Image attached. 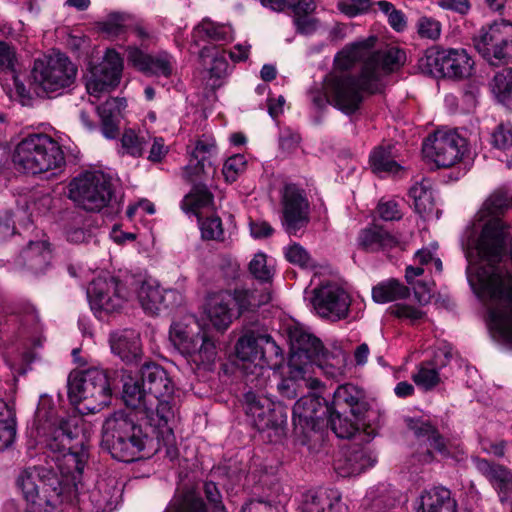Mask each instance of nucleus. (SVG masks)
I'll list each match as a JSON object with an SVG mask.
<instances>
[{
  "instance_id": "f257e3e1",
  "label": "nucleus",
  "mask_w": 512,
  "mask_h": 512,
  "mask_svg": "<svg viewBox=\"0 0 512 512\" xmlns=\"http://www.w3.org/2000/svg\"><path fill=\"white\" fill-rule=\"evenodd\" d=\"M509 198L497 192L487 198L474 218L472 233L480 234L468 253L470 286L486 308L491 338L512 352V246L505 252L509 224L501 216L509 209Z\"/></svg>"
},
{
  "instance_id": "f03ea898",
  "label": "nucleus",
  "mask_w": 512,
  "mask_h": 512,
  "mask_svg": "<svg viewBox=\"0 0 512 512\" xmlns=\"http://www.w3.org/2000/svg\"><path fill=\"white\" fill-rule=\"evenodd\" d=\"M472 42L490 66H503L488 85L495 101L512 109V66H508L512 62V21L501 19L481 26Z\"/></svg>"
},
{
  "instance_id": "7ed1b4c3",
  "label": "nucleus",
  "mask_w": 512,
  "mask_h": 512,
  "mask_svg": "<svg viewBox=\"0 0 512 512\" xmlns=\"http://www.w3.org/2000/svg\"><path fill=\"white\" fill-rule=\"evenodd\" d=\"M45 444L54 454L52 459L61 474V484L64 482L77 489L89 458L88 436L83 420L73 416L53 422Z\"/></svg>"
},
{
  "instance_id": "20e7f679",
  "label": "nucleus",
  "mask_w": 512,
  "mask_h": 512,
  "mask_svg": "<svg viewBox=\"0 0 512 512\" xmlns=\"http://www.w3.org/2000/svg\"><path fill=\"white\" fill-rule=\"evenodd\" d=\"M138 423L133 413L117 411L102 426V447L122 462L150 457L159 449L155 442V426Z\"/></svg>"
},
{
  "instance_id": "39448f33",
  "label": "nucleus",
  "mask_w": 512,
  "mask_h": 512,
  "mask_svg": "<svg viewBox=\"0 0 512 512\" xmlns=\"http://www.w3.org/2000/svg\"><path fill=\"white\" fill-rule=\"evenodd\" d=\"M325 88L331 105L347 115L354 114L367 96L380 93L383 84L363 65L356 75L330 72L325 77Z\"/></svg>"
},
{
  "instance_id": "423d86ee",
  "label": "nucleus",
  "mask_w": 512,
  "mask_h": 512,
  "mask_svg": "<svg viewBox=\"0 0 512 512\" xmlns=\"http://www.w3.org/2000/svg\"><path fill=\"white\" fill-rule=\"evenodd\" d=\"M16 486L26 501L27 512H49L62 494L60 477L52 467L23 468L16 478Z\"/></svg>"
},
{
  "instance_id": "0eeeda50",
  "label": "nucleus",
  "mask_w": 512,
  "mask_h": 512,
  "mask_svg": "<svg viewBox=\"0 0 512 512\" xmlns=\"http://www.w3.org/2000/svg\"><path fill=\"white\" fill-rule=\"evenodd\" d=\"M112 385L107 370L93 367L69 375L68 396L73 404H83L82 409L93 414L108 405Z\"/></svg>"
},
{
  "instance_id": "6e6552de",
  "label": "nucleus",
  "mask_w": 512,
  "mask_h": 512,
  "mask_svg": "<svg viewBox=\"0 0 512 512\" xmlns=\"http://www.w3.org/2000/svg\"><path fill=\"white\" fill-rule=\"evenodd\" d=\"M169 338L175 348L197 366L210 365L216 359L215 342L192 315L174 322L170 327Z\"/></svg>"
},
{
  "instance_id": "1a4fd4ad",
  "label": "nucleus",
  "mask_w": 512,
  "mask_h": 512,
  "mask_svg": "<svg viewBox=\"0 0 512 512\" xmlns=\"http://www.w3.org/2000/svg\"><path fill=\"white\" fill-rule=\"evenodd\" d=\"M237 358L243 362L242 368L247 374L255 375L257 383L254 387H262L265 380L258 379L264 376L266 368L278 366L283 357L282 350L267 334H246L236 344Z\"/></svg>"
},
{
  "instance_id": "9d476101",
  "label": "nucleus",
  "mask_w": 512,
  "mask_h": 512,
  "mask_svg": "<svg viewBox=\"0 0 512 512\" xmlns=\"http://www.w3.org/2000/svg\"><path fill=\"white\" fill-rule=\"evenodd\" d=\"M77 67L62 53L36 59L31 71L32 84L46 94H61L76 80Z\"/></svg>"
},
{
  "instance_id": "9b49d317",
  "label": "nucleus",
  "mask_w": 512,
  "mask_h": 512,
  "mask_svg": "<svg viewBox=\"0 0 512 512\" xmlns=\"http://www.w3.org/2000/svg\"><path fill=\"white\" fill-rule=\"evenodd\" d=\"M142 384L154 401L155 416L160 422H174L178 414V401L174 397V384L166 370L155 363L141 368Z\"/></svg>"
},
{
  "instance_id": "f8f14e48",
  "label": "nucleus",
  "mask_w": 512,
  "mask_h": 512,
  "mask_svg": "<svg viewBox=\"0 0 512 512\" xmlns=\"http://www.w3.org/2000/svg\"><path fill=\"white\" fill-rule=\"evenodd\" d=\"M113 195L112 178L102 171L83 173L69 184V198L87 211L102 210Z\"/></svg>"
},
{
  "instance_id": "ddd939ff",
  "label": "nucleus",
  "mask_w": 512,
  "mask_h": 512,
  "mask_svg": "<svg viewBox=\"0 0 512 512\" xmlns=\"http://www.w3.org/2000/svg\"><path fill=\"white\" fill-rule=\"evenodd\" d=\"M216 167L212 162H193L185 166L183 175L186 180L193 183L188 194L181 201V209L186 214H192L197 219L204 217V213L214 211V196L203 181L213 177Z\"/></svg>"
},
{
  "instance_id": "4468645a",
  "label": "nucleus",
  "mask_w": 512,
  "mask_h": 512,
  "mask_svg": "<svg viewBox=\"0 0 512 512\" xmlns=\"http://www.w3.org/2000/svg\"><path fill=\"white\" fill-rule=\"evenodd\" d=\"M244 399L246 414L258 431H270L269 437L276 439L285 435L288 415L282 405L253 391L246 392Z\"/></svg>"
},
{
  "instance_id": "2eb2a0df",
  "label": "nucleus",
  "mask_w": 512,
  "mask_h": 512,
  "mask_svg": "<svg viewBox=\"0 0 512 512\" xmlns=\"http://www.w3.org/2000/svg\"><path fill=\"white\" fill-rule=\"evenodd\" d=\"M87 296L92 310L113 313L132 298V293L115 277H98L90 283Z\"/></svg>"
},
{
  "instance_id": "dca6fc26",
  "label": "nucleus",
  "mask_w": 512,
  "mask_h": 512,
  "mask_svg": "<svg viewBox=\"0 0 512 512\" xmlns=\"http://www.w3.org/2000/svg\"><path fill=\"white\" fill-rule=\"evenodd\" d=\"M291 344V356L289 363L292 367H305L323 365L325 361V350L319 338L306 331L303 327L294 326L289 330Z\"/></svg>"
},
{
  "instance_id": "f3484780",
  "label": "nucleus",
  "mask_w": 512,
  "mask_h": 512,
  "mask_svg": "<svg viewBox=\"0 0 512 512\" xmlns=\"http://www.w3.org/2000/svg\"><path fill=\"white\" fill-rule=\"evenodd\" d=\"M123 70V59L114 49H108L102 62L94 66L86 82L90 96L99 98L118 86Z\"/></svg>"
},
{
  "instance_id": "a211bd4d",
  "label": "nucleus",
  "mask_w": 512,
  "mask_h": 512,
  "mask_svg": "<svg viewBox=\"0 0 512 512\" xmlns=\"http://www.w3.org/2000/svg\"><path fill=\"white\" fill-rule=\"evenodd\" d=\"M282 226L289 235H297L309 222V201L303 189L285 185L282 193Z\"/></svg>"
},
{
  "instance_id": "6ab92c4d",
  "label": "nucleus",
  "mask_w": 512,
  "mask_h": 512,
  "mask_svg": "<svg viewBox=\"0 0 512 512\" xmlns=\"http://www.w3.org/2000/svg\"><path fill=\"white\" fill-rule=\"evenodd\" d=\"M350 304L349 294L337 285H326L315 290L313 305L323 318L334 321L346 318Z\"/></svg>"
},
{
  "instance_id": "aec40b11",
  "label": "nucleus",
  "mask_w": 512,
  "mask_h": 512,
  "mask_svg": "<svg viewBox=\"0 0 512 512\" xmlns=\"http://www.w3.org/2000/svg\"><path fill=\"white\" fill-rule=\"evenodd\" d=\"M127 60L137 70L148 76L169 78L176 66L174 56L166 51L147 54L135 46L128 47Z\"/></svg>"
},
{
  "instance_id": "412c9836",
  "label": "nucleus",
  "mask_w": 512,
  "mask_h": 512,
  "mask_svg": "<svg viewBox=\"0 0 512 512\" xmlns=\"http://www.w3.org/2000/svg\"><path fill=\"white\" fill-rule=\"evenodd\" d=\"M15 160H63V151L54 139L46 134H32L15 148Z\"/></svg>"
},
{
  "instance_id": "4be33fe9",
  "label": "nucleus",
  "mask_w": 512,
  "mask_h": 512,
  "mask_svg": "<svg viewBox=\"0 0 512 512\" xmlns=\"http://www.w3.org/2000/svg\"><path fill=\"white\" fill-rule=\"evenodd\" d=\"M376 462L377 455L370 446L353 443L342 457L335 461V470L340 476L349 477L373 467Z\"/></svg>"
},
{
  "instance_id": "5701e85b",
  "label": "nucleus",
  "mask_w": 512,
  "mask_h": 512,
  "mask_svg": "<svg viewBox=\"0 0 512 512\" xmlns=\"http://www.w3.org/2000/svg\"><path fill=\"white\" fill-rule=\"evenodd\" d=\"M331 409L336 412H349L355 419L362 420L369 410L366 393L351 383L340 385L333 394Z\"/></svg>"
},
{
  "instance_id": "b1692460",
  "label": "nucleus",
  "mask_w": 512,
  "mask_h": 512,
  "mask_svg": "<svg viewBox=\"0 0 512 512\" xmlns=\"http://www.w3.org/2000/svg\"><path fill=\"white\" fill-rule=\"evenodd\" d=\"M299 512H348V506L337 489L320 488L303 494Z\"/></svg>"
},
{
  "instance_id": "393cba45",
  "label": "nucleus",
  "mask_w": 512,
  "mask_h": 512,
  "mask_svg": "<svg viewBox=\"0 0 512 512\" xmlns=\"http://www.w3.org/2000/svg\"><path fill=\"white\" fill-rule=\"evenodd\" d=\"M323 399L315 394L301 397L293 407V421L303 429H315L319 421L329 414L331 407L323 404Z\"/></svg>"
},
{
  "instance_id": "a878e982",
  "label": "nucleus",
  "mask_w": 512,
  "mask_h": 512,
  "mask_svg": "<svg viewBox=\"0 0 512 512\" xmlns=\"http://www.w3.org/2000/svg\"><path fill=\"white\" fill-rule=\"evenodd\" d=\"M111 351L127 364L137 363L142 357L140 335L132 329H124L110 334Z\"/></svg>"
},
{
  "instance_id": "bb28decb",
  "label": "nucleus",
  "mask_w": 512,
  "mask_h": 512,
  "mask_svg": "<svg viewBox=\"0 0 512 512\" xmlns=\"http://www.w3.org/2000/svg\"><path fill=\"white\" fill-rule=\"evenodd\" d=\"M122 398L127 406L143 413L150 423L157 419L155 416L154 401L149 398L141 378L128 377L124 381Z\"/></svg>"
},
{
  "instance_id": "cd10ccee",
  "label": "nucleus",
  "mask_w": 512,
  "mask_h": 512,
  "mask_svg": "<svg viewBox=\"0 0 512 512\" xmlns=\"http://www.w3.org/2000/svg\"><path fill=\"white\" fill-rule=\"evenodd\" d=\"M358 246L366 252H389L400 246L399 239L379 225H371L360 230Z\"/></svg>"
},
{
  "instance_id": "c85d7f7f",
  "label": "nucleus",
  "mask_w": 512,
  "mask_h": 512,
  "mask_svg": "<svg viewBox=\"0 0 512 512\" xmlns=\"http://www.w3.org/2000/svg\"><path fill=\"white\" fill-rule=\"evenodd\" d=\"M405 60V53L396 47H390L383 51H371L369 44V57L362 64L368 67V73H373L378 78V83H382L383 75L388 74L399 68Z\"/></svg>"
},
{
  "instance_id": "c756f323",
  "label": "nucleus",
  "mask_w": 512,
  "mask_h": 512,
  "mask_svg": "<svg viewBox=\"0 0 512 512\" xmlns=\"http://www.w3.org/2000/svg\"><path fill=\"white\" fill-rule=\"evenodd\" d=\"M52 258L50 243L47 240L30 241L21 251L17 263L34 274L46 271Z\"/></svg>"
},
{
  "instance_id": "7c9ffc66",
  "label": "nucleus",
  "mask_w": 512,
  "mask_h": 512,
  "mask_svg": "<svg viewBox=\"0 0 512 512\" xmlns=\"http://www.w3.org/2000/svg\"><path fill=\"white\" fill-rule=\"evenodd\" d=\"M475 463L477 470L497 489L501 500L508 499L512 495V473L508 468L495 465L485 458H476Z\"/></svg>"
},
{
  "instance_id": "2f4dec72",
  "label": "nucleus",
  "mask_w": 512,
  "mask_h": 512,
  "mask_svg": "<svg viewBox=\"0 0 512 512\" xmlns=\"http://www.w3.org/2000/svg\"><path fill=\"white\" fill-rule=\"evenodd\" d=\"M368 57V41L347 45L335 55L331 72H338L342 75H354L350 72L351 69L359 62L364 64Z\"/></svg>"
},
{
  "instance_id": "473e14b6",
  "label": "nucleus",
  "mask_w": 512,
  "mask_h": 512,
  "mask_svg": "<svg viewBox=\"0 0 512 512\" xmlns=\"http://www.w3.org/2000/svg\"><path fill=\"white\" fill-rule=\"evenodd\" d=\"M130 288L136 293V297L144 309L151 315H156L162 310V288L150 281L132 279Z\"/></svg>"
},
{
  "instance_id": "72a5a7b5",
  "label": "nucleus",
  "mask_w": 512,
  "mask_h": 512,
  "mask_svg": "<svg viewBox=\"0 0 512 512\" xmlns=\"http://www.w3.org/2000/svg\"><path fill=\"white\" fill-rule=\"evenodd\" d=\"M232 303L233 298L230 292H219L209 297L207 314L215 328L226 329L230 325Z\"/></svg>"
},
{
  "instance_id": "f704fd0d",
  "label": "nucleus",
  "mask_w": 512,
  "mask_h": 512,
  "mask_svg": "<svg viewBox=\"0 0 512 512\" xmlns=\"http://www.w3.org/2000/svg\"><path fill=\"white\" fill-rule=\"evenodd\" d=\"M409 195L413 199L416 213L422 218L427 219L434 215L438 218L439 211L436 208L434 193L429 181L417 182L410 188Z\"/></svg>"
},
{
  "instance_id": "c9c22d12",
  "label": "nucleus",
  "mask_w": 512,
  "mask_h": 512,
  "mask_svg": "<svg viewBox=\"0 0 512 512\" xmlns=\"http://www.w3.org/2000/svg\"><path fill=\"white\" fill-rule=\"evenodd\" d=\"M307 372L305 367H292L289 363L287 373L281 376L277 383L280 396L286 399L297 397L303 386H308Z\"/></svg>"
},
{
  "instance_id": "e433bc0d",
  "label": "nucleus",
  "mask_w": 512,
  "mask_h": 512,
  "mask_svg": "<svg viewBox=\"0 0 512 512\" xmlns=\"http://www.w3.org/2000/svg\"><path fill=\"white\" fill-rule=\"evenodd\" d=\"M233 302L238 305L241 312L254 310L261 305L268 303L271 299L270 292L267 287L261 290L237 288L232 294Z\"/></svg>"
},
{
  "instance_id": "4c0bfd02",
  "label": "nucleus",
  "mask_w": 512,
  "mask_h": 512,
  "mask_svg": "<svg viewBox=\"0 0 512 512\" xmlns=\"http://www.w3.org/2000/svg\"><path fill=\"white\" fill-rule=\"evenodd\" d=\"M172 423L173 422H160L158 418L154 422L150 423L151 426H155V442L159 447L156 452L164 450L165 456L171 461L175 460L179 455L176 438L173 428L171 427Z\"/></svg>"
},
{
  "instance_id": "58836bf2",
  "label": "nucleus",
  "mask_w": 512,
  "mask_h": 512,
  "mask_svg": "<svg viewBox=\"0 0 512 512\" xmlns=\"http://www.w3.org/2000/svg\"><path fill=\"white\" fill-rule=\"evenodd\" d=\"M474 65L466 48H450V79H468L473 74Z\"/></svg>"
},
{
  "instance_id": "ea45409f",
  "label": "nucleus",
  "mask_w": 512,
  "mask_h": 512,
  "mask_svg": "<svg viewBox=\"0 0 512 512\" xmlns=\"http://www.w3.org/2000/svg\"><path fill=\"white\" fill-rule=\"evenodd\" d=\"M408 295V288L393 278L378 283L372 289V298L377 303L392 302Z\"/></svg>"
},
{
  "instance_id": "a19ab883",
  "label": "nucleus",
  "mask_w": 512,
  "mask_h": 512,
  "mask_svg": "<svg viewBox=\"0 0 512 512\" xmlns=\"http://www.w3.org/2000/svg\"><path fill=\"white\" fill-rule=\"evenodd\" d=\"M16 437L15 411L0 399V451L10 447Z\"/></svg>"
},
{
  "instance_id": "79ce46f5",
  "label": "nucleus",
  "mask_w": 512,
  "mask_h": 512,
  "mask_svg": "<svg viewBox=\"0 0 512 512\" xmlns=\"http://www.w3.org/2000/svg\"><path fill=\"white\" fill-rule=\"evenodd\" d=\"M448 147V130L437 129L423 142L422 153L426 160H437L445 155Z\"/></svg>"
},
{
  "instance_id": "37998d69",
  "label": "nucleus",
  "mask_w": 512,
  "mask_h": 512,
  "mask_svg": "<svg viewBox=\"0 0 512 512\" xmlns=\"http://www.w3.org/2000/svg\"><path fill=\"white\" fill-rule=\"evenodd\" d=\"M448 499L445 488H434L424 492L414 503L415 512H439Z\"/></svg>"
},
{
  "instance_id": "c03bdc74",
  "label": "nucleus",
  "mask_w": 512,
  "mask_h": 512,
  "mask_svg": "<svg viewBox=\"0 0 512 512\" xmlns=\"http://www.w3.org/2000/svg\"><path fill=\"white\" fill-rule=\"evenodd\" d=\"M13 164V168L20 173L41 176L43 179H50L55 176L53 170H61L65 162H8Z\"/></svg>"
},
{
  "instance_id": "a18cd8bd",
  "label": "nucleus",
  "mask_w": 512,
  "mask_h": 512,
  "mask_svg": "<svg viewBox=\"0 0 512 512\" xmlns=\"http://www.w3.org/2000/svg\"><path fill=\"white\" fill-rule=\"evenodd\" d=\"M343 412H336L334 409H331L329 412V423L331 429L339 438H352L358 434L361 435L360 432V421L355 419L354 421L348 419L347 417H342Z\"/></svg>"
},
{
  "instance_id": "49530a36",
  "label": "nucleus",
  "mask_w": 512,
  "mask_h": 512,
  "mask_svg": "<svg viewBox=\"0 0 512 512\" xmlns=\"http://www.w3.org/2000/svg\"><path fill=\"white\" fill-rule=\"evenodd\" d=\"M195 32L201 38H207L215 42H228L232 39V28L228 25L215 23L211 20L204 19L195 28Z\"/></svg>"
},
{
  "instance_id": "de8ad7c7",
  "label": "nucleus",
  "mask_w": 512,
  "mask_h": 512,
  "mask_svg": "<svg viewBox=\"0 0 512 512\" xmlns=\"http://www.w3.org/2000/svg\"><path fill=\"white\" fill-rule=\"evenodd\" d=\"M448 63V52L439 47H432L427 50L426 65L429 73L437 78L446 77V65Z\"/></svg>"
},
{
  "instance_id": "09e8293b",
  "label": "nucleus",
  "mask_w": 512,
  "mask_h": 512,
  "mask_svg": "<svg viewBox=\"0 0 512 512\" xmlns=\"http://www.w3.org/2000/svg\"><path fill=\"white\" fill-rule=\"evenodd\" d=\"M131 16L124 13H111L107 19L100 24L102 32L111 37L120 36L128 32Z\"/></svg>"
},
{
  "instance_id": "8fccbe9b",
  "label": "nucleus",
  "mask_w": 512,
  "mask_h": 512,
  "mask_svg": "<svg viewBox=\"0 0 512 512\" xmlns=\"http://www.w3.org/2000/svg\"><path fill=\"white\" fill-rule=\"evenodd\" d=\"M201 237L203 240L223 241L224 229L222 220L217 215L201 217L198 219Z\"/></svg>"
},
{
  "instance_id": "3c124183",
  "label": "nucleus",
  "mask_w": 512,
  "mask_h": 512,
  "mask_svg": "<svg viewBox=\"0 0 512 512\" xmlns=\"http://www.w3.org/2000/svg\"><path fill=\"white\" fill-rule=\"evenodd\" d=\"M348 355L341 349H335L332 352L325 351V361L323 365H317L323 369L324 372L330 377H336L343 374L346 367Z\"/></svg>"
},
{
  "instance_id": "603ef678",
  "label": "nucleus",
  "mask_w": 512,
  "mask_h": 512,
  "mask_svg": "<svg viewBox=\"0 0 512 512\" xmlns=\"http://www.w3.org/2000/svg\"><path fill=\"white\" fill-rule=\"evenodd\" d=\"M165 512H207L204 502L194 492H187L175 499Z\"/></svg>"
},
{
  "instance_id": "864d4df0",
  "label": "nucleus",
  "mask_w": 512,
  "mask_h": 512,
  "mask_svg": "<svg viewBox=\"0 0 512 512\" xmlns=\"http://www.w3.org/2000/svg\"><path fill=\"white\" fill-rule=\"evenodd\" d=\"M145 144V137L137 134L133 129H126L121 138L125 154L133 158L142 157Z\"/></svg>"
},
{
  "instance_id": "5fc2aeb1",
  "label": "nucleus",
  "mask_w": 512,
  "mask_h": 512,
  "mask_svg": "<svg viewBox=\"0 0 512 512\" xmlns=\"http://www.w3.org/2000/svg\"><path fill=\"white\" fill-rule=\"evenodd\" d=\"M250 273L260 282L269 283L273 277V269L267 264L264 253H257L249 263Z\"/></svg>"
},
{
  "instance_id": "6e6d98bb",
  "label": "nucleus",
  "mask_w": 512,
  "mask_h": 512,
  "mask_svg": "<svg viewBox=\"0 0 512 512\" xmlns=\"http://www.w3.org/2000/svg\"><path fill=\"white\" fill-rule=\"evenodd\" d=\"M286 259L301 268H313L315 262L308 251L298 243H293L285 249Z\"/></svg>"
},
{
  "instance_id": "4d7b16f0",
  "label": "nucleus",
  "mask_w": 512,
  "mask_h": 512,
  "mask_svg": "<svg viewBox=\"0 0 512 512\" xmlns=\"http://www.w3.org/2000/svg\"><path fill=\"white\" fill-rule=\"evenodd\" d=\"M412 380L419 388L429 391L438 385L440 377L435 368L421 365L412 375Z\"/></svg>"
},
{
  "instance_id": "13d9d810",
  "label": "nucleus",
  "mask_w": 512,
  "mask_h": 512,
  "mask_svg": "<svg viewBox=\"0 0 512 512\" xmlns=\"http://www.w3.org/2000/svg\"><path fill=\"white\" fill-rule=\"evenodd\" d=\"M414 431L418 437H426L429 441L430 447L434 450L445 453V440L438 433L435 427L429 423H420L415 425Z\"/></svg>"
},
{
  "instance_id": "bf43d9fd",
  "label": "nucleus",
  "mask_w": 512,
  "mask_h": 512,
  "mask_svg": "<svg viewBox=\"0 0 512 512\" xmlns=\"http://www.w3.org/2000/svg\"><path fill=\"white\" fill-rule=\"evenodd\" d=\"M450 149L455 151L452 159H465L470 157V144L466 137V130L460 133L458 129L450 130Z\"/></svg>"
},
{
  "instance_id": "052dcab7",
  "label": "nucleus",
  "mask_w": 512,
  "mask_h": 512,
  "mask_svg": "<svg viewBox=\"0 0 512 512\" xmlns=\"http://www.w3.org/2000/svg\"><path fill=\"white\" fill-rule=\"evenodd\" d=\"M369 169L379 178L401 177L405 170L398 162H369Z\"/></svg>"
},
{
  "instance_id": "680f3d73",
  "label": "nucleus",
  "mask_w": 512,
  "mask_h": 512,
  "mask_svg": "<svg viewBox=\"0 0 512 512\" xmlns=\"http://www.w3.org/2000/svg\"><path fill=\"white\" fill-rule=\"evenodd\" d=\"M17 61L15 46L0 40V70L15 72Z\"/></svg>"
},
{
  "instance_id": "e2e57ef3",
  "label": "nucleus",
  "mask_w": 512,
  "mask_h": 512,
  "mask_svg": "<svg viewBox=\"0 0 512 512\" xmlns=\"http://www.w3.org/2000/svg\"><path fill=\"white\" fill-rule=\"evenodd\" d=\"M371 6V0H344L338 3L339 10L349 17L365 13Z\"/></svg>"
},
{
  "instance_id": "0e129e2a",
  "label": "nucleus",
  "mask_w": 512,
  "mask_h": 512,
  "mask_svg": "<svg viewBox=\"0 0 512 512\" xmlns=\"http://www.w3.org/2000/svg\"><path fill=\"white\" fill-rule=\"evenodd\" d=\"M216 143L215 140L209 138H201L196 142L192 151L194 160H207L215 156Z\"/></svg>"
},
{
  "instance_id": "69168bd1",
  "label": "nucleus",
  "mask_w": 512,
  "mask_h": 512,
  "mask_svg": "<svg viewBox=\"0 0 512 512\" xmlns=\"http://www.w3.org/2000/svg\"><path fill=\"white\" fill-rule=\"evenodd\" d=\"M491 143L495 148L502 151L512 148L511 130L505 129L503 124L497 125L491 134Z\"/></svg>"
},
{
  "instance_id": "338daca9",
  "label": "nucleus",
  "mask_w": 512,
  "mask_h": 512,
  "mask_svg": "<svg viewBox=\"0 0 512 512\" xmlns=\"http://www.w3.org/2000/svg\"><path fill=\"white\" fill-rule=\"evenodd\" d=\"M377 213L384 221H395L402 218L399 205L394 200L380 201L377 206Z\"/></svg>"
},
{
  "instance_id": "774afa93",
  "label": "nucleus",
  "mask_w": 512,
  "mask_h": 512,
  "mask_svg": "<svg viewBox=\"0 0 512 512\" xmlns=\"http://www.w3.org/2000/svg\"><path fill=\"white\" fill-rule=\"evenodd\" d=\"M397 157H400L397 146L390 142H383L373 149L369 160H393Z\"/></svg>"
}]
</instances>
